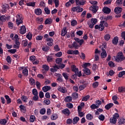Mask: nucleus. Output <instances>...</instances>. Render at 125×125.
<instances>
[{"label":"nucleus","instance_id":"nucleus-4","mask_svg":"<svg viewBox=\"0 0 125 125\" xmlns=\"http://www.w3.org/2000/svg\"><path fill=\"white\" fill-rule=\"evenodd\" d=\"M100 23H101L99 25L98 24H96L95 26V29H96V30H99V31H102L104 30V23H105V21H101Z\"/></svg>","mask_w":125,"mask_h":125},{"label":"nucleus","instance_id":"nucleus-40","mask_svg":"<svg viewBox=\"0 0 125 125\" xmlns=\"http://www.w3.org/2000/svg\"><path fill=\"white\" fill-rule=\"evenodd\" d=\"M84 4H85V1H84V0H81L77 3V5H84Z\"/></svg>","mask_w":125,"mask_h":125},{"label":"nucleus","instance_id":"nucleus-26","mask_svg":"<svg viewBox=\"0 0 125 125\" xmlns=\"http://www.w3.org/2000/svg\"><path fill=\"white\" fill-rule=\"evenodd\" d=\"M4 97L7 101V104H10L11 103V99H10L9 96L6 95L4 96Z\"/></svg>","mask_w":125,"mask_h":125},{"label":"nucleus","instance_id":"nucleus-10","mask_svg":"<svg viewBox=\"0 0 125 125\" xmlns=\"http://www.w3.org/2000/svg\"><path fill=\"white\" fill-rule=\"evenodd\" d=\"M43 69L42 70V72L43 74H45V72L49 70V66L46 64H44L42 66Z\"/></svg>","mask_w":125,"mask_h":125},{"label":"nucleus","instance_id":"nucleus-21","mask_svg":"<svg viewBox=\"0 0 125 125\" xmlns=\"http://www.w3.org/2000/svg\"><path fill=\"white\" fill-rule=\"evenodd\" d=\"M79 121H80V118L76 116L73 118L72 120V123L73 125H77V124L79 123Z\"/></svg>","mask_w":125,"mask_h":125},{"label":"nucleus","instance_id":"nucleus-11","mask_svg":"<svg viewBox=\"0 0 125 125\" xmlns=\"http://www.w3.org/2000/svg\"><path fill=\"white\" fill-rule=\"evenodd\" d=\"M103 11L104 13H105V14H110V13H111V9L108 7H104L103 9Z\"/></svg>","mask_w":125,"mask_h":125},{"label":"nucleus","instance_id":"nucleus-55","mask_svg":"<svg viewBox=\"0 0 125 125\" xmlns=\"http://www.w3.org/2000/svg\"><path fill=\"white\" fill-rule=\"evenodd\" d=\"M57 81L58 82V83H62L63 82V79H62V75L59 76L57 79Z\"/></svg>","mask_w":125,"mask_h":125},{"label":"nucleus","instance_id":"nucleus-49","mask_svg":"<svg viewBox=\"0 0 125 125\" xmlns=\"http://www.w3.org/2000/svg\"><path fill=\"white\" fill-rule=\"evenodd\" d=\"M66 107H67V108H69V109H72L73 108L74 105H73V104L71 103H68L66 104Z\"/></svg>","mask_w":125,"mask_h":125},{"label":"nucleus","instance_id":"nucleus-2","mask_svg":"<svg viewBox=\"0 0 125 125\" xmlns=\"http://www.w3.org/2000/svg\"><path fill=\"white\" fill-rule=\"evenodd\" d=\"M125 60V57L124 55V53L123 52L121 51L117 53V57L115 59L116 62H122V61H124Z\"/></svg>","mask_w":125,"mask_h":125},{"label":"nucleus","instance_id":"nucleus-30","mask_svg":"<svg viewBox=\"0 0 125 125\" xmlns=\"http://www.w3.org/2000/svg\"><path fill=\"white\" fill-rule=\"evenodd\" d=\"M35 13L36 14V15H41L42 13V9L40 8H38L37 9H36L35 10Z\"/></svg>","mask_w":125,"mask_h":125},{"label":"nucleus","instance_id":"nucleus-32","mask_svg":"<svg viewBox=\"0 0 125 125\" xmlns=\"http://www.w3.org/2000/svg\"><path fill=\"white\" fill-rule=\"evenodd\" d=\"M49 49H50V47L48 46H43L42 47V50H43V51H45V52H47Z\"/></svg>","mask_w":125,"mask_h":125},{"label":"nucleus","instance_id":"nucleus-17","mask_svg":"<svg viewBox=\"0 0 125 125\" xmlns=\"http://www.w3.org/2000/svg\"><path fill=\"white\" fill-rule=\"evenodd\" d=\"M42 89L43 92H47L48 90H50V89H51V87L50 86L45 85L42 88Z\"/></svg>","mask_w":125,"mask_h":125},{"label":"nucleus","instance_id":"nucleus-9","mask_svg":"<svg viewBox=\"0 0 125 125\" xmlns=\"http://www.w3.org/2000/svg\"><path fill=\"white\" fill-rule=\"evenodd\" d=\"M62 113L63 114V115H65V116H69L71 115V112H70V110L68 108L63 109L62 110Z\"/></svg>","mask_w":125,"mask_h":125},{"label":"nucleus","instance_id":"nucleus-46","mask_svg":"<svg viewBox=\"0 0 125 125\" xmlns=\"http://www.w3.org/2000/svg\"><path fill=\"white\" fill-rule=\"evenodd\" d=\"M77 24H78V22H77V21L76 20H73L71 21V26H73V27L76 26V25H77Z\"/></svg>","mask_w":125,"mask_h":125},{"label":"nucleus","instance_id":"nucleus-56","mask_svg":"<svg viewBox=\"0 0 125 125\" xmlns=\"http://www.w3.org/2000/svg\"><path fill=\"white\" fill-rule=\"evenodd\" d=\"M125 71H122L118 74V77L119 78H122L123 76H125Z\"/></svg>","mask_w":125,"mask_h":125},{"label":"nucleus","instance_id":"nucleus-58","mask_svg":"<svg viewBox=\"0 0 125 125\" xmlns=\"http://www.w3.org/2000/svg\"><path fill=\"white\" fill-rule=\"evenodd\" d=\"M54 49L55 50V51H60V48H59V46L57 44H56L54 46Z\"/></svg>","mask_w":125,"mask_h":125},{"label":"nucleus","instance_id":"nucleus-14","mask_svg":"<svg viewBox=\"0 0 125 125\" xmlns=\"http://www.w3.org/2000/svg\"><path fill=\"white\" fill-rule=\"evenodd\" d=\"M57 70H59V68L57 64H55V66H53V68H50V71L52 73H55V72H57Z\"/></svg>","mask_w":125,"mask_h":125},{"label":"nucleus","instance_id":"nucleus-44","mask_svg":"<svg viewBox=\"0 0 125 125\" xmlns=\"http://www.w3.org/2000/svg\"><path fill=\"white\" fill-rule=\"evenodd\" d=\"M26 5L27 6H32V7H35V5H36V3L34 2H30L29 3H27Z\"/></svg>","mask_w":125,"mask_h":125},{"label":"nucleus","instance_id":"nucleus-35","mask_svg":"<svg viewBox=\"0 0 125 125\" xmlns=\"http://www.w3.org/2000/svg\"><path fill=\"white\" fill-rule=\"evenodd\" d=\"M72 97L73 98V99H77V98L79 97V94L77 92H74L72 94Z\"/></svg>","mask_w":125,"mask_h":125},{"label":"nucleus","instance_id":"nucleus-12","mask_svg":"<svg viewBox=\"0 0 125 125\" xmlns=\"http://www.w3.org/2000/svg\"><path fill=\"white\" fill-rule=\"evenodd\" d=\"M74 41H76L77 42L79 43L80 45H83V43L84 42V41L83 39H80L78 38L74 37Z\"/></svg>","mask_w":125,"mask_h":125},{"label":"nucleus","instance_id":"nucleus-39","mask_svg":"<svg viewBox=\"0 0 125 125\" xmlns=\"http://www.w3.org/2000/svg\"><path fill=\"white\" fill-rule=\"evenodd\" d=\"M73 47L74 48H78V43H77V42H74L72 43V46L70 47V48L72 49Z\"/></svg>","mask_w":125,"mask_h":125},{"label":"nucleus","instance_id":"nucleus-42","mask_svg":"<svg viewBox=\"0 0 125 125\" xmlns=\"http://www.w3.org/2000/svg\"><path fill=\"white\" fill-rule=\"evenodd\" d=\"M36 120V116L34 115H31L30 117V123H34Z\"/></svg>","mask_w":125,"mask_h":125},{"label":"nucleus","instance_id":"nucleus-37","mask_svg":"<svg viewBox=\"0 0 125 125\" xmlns=\"http://www.w3.org/2000/svg\"><path fill=\"white\" fill-rule=\"evenodd\" d=\"M86 118L87 120H92L93 119V116L91 114L88 113L86 115Z\"/></svg>","mask_w":125,"mask_h":125},{"label":"nucleus","instance_id":"nucleus-18","mask_svg":"<svg viewBox=\"0 0 125 125\" xmlns=\"http://www.w3.org/2000/svg\"><path fill=\"white\" fill-rule=\"evenodd\" d=\"M67 27H63L62 30L61 36L62 37H65L67 35Z\"/></svg>","mask_w":125,"mask_h":125},{"label":"nucleus","instance_id":"nucleus-3","mask_svg":"<svg viewBox=\"0 0 125 125\" xmlns=\"http://www.w3.org/2000/svg\"><path fill=\"white\" fill-rule=\"evenodd\" d=\"M120 118V115L119 113H115L113 115V117L110 118V123L112 125H116L117 124V120Z\"/></svg>","mask_w":125,"mask_h":125},{"label":"nucleus","instance_id":"nucleus-27","mask_svg":"<svg viewBox=\"0 0 125 125\" xmlns=\"http://www.w3.org/2000/svg\"><path fill=\"white\" fill-rule=\"evenodd\" d=\"M58 119V115L57 114H53L51 116V120L52 121H54Z\"/></svg>","mask_w":125,"mask_h":125},{"label":"nucleus","instance_id":"nucleus-33","mask_svg":"<svg viewBox=\"0 0 125 125\" xmlns=\"http://www.w3.org/2000/svg\"><path fill=\"white\" fill-rule=\"evenodd\" d=\"M5 22L6 21V17L4 15H0V22Z\"/></svg>","mask_w":125,"mask_h":125},{"label":"nucleus","instance_id":"nucleus-6","mask_svg":"<svg viewBox=\"0 0 125 125\" xmlns=\"http://www.w3.org/2000/svg\"><path fill=\"white\" fill-rule=\"evenodd\" d=\"M71 10L73 11V12H76L77 13H80V12H83V8H81L80 6H78L72 8Z\"/></svg>","mask_w":125,"mask_h":125},{"label":"nucleus","instance_id":"nucleus-59","mask_svg":"<svg viewBox=\"0 0 125 125\" xmlns=\"http://www.w3.org/2000/svg\"><path fill=\"white\" fill-rule=\"evenodd\" d=\"M90 98V96L88 95H86V96L83 98L82 101H87V100H88V99H89Z\"/></svg>","mask_w":125,"mask_h":125},{"label":"nucleus","instance_id":"nucleus-63","mask_svg":"<svg viewBox=\"0 0 125 125\" xmlns=\"http://www.w3.org/2000/svg\"><path fill=\"white\" fill-rule=\"evenodd\" d=\"M105 57H107V52H102L101 53V58H105Z\"/></svg>","mask_w":125,"mask_h":125},{"label":"nucleus","instance_id":"nucleus-48","mask_svg":"<svg viewBox=\"0 0 125 125\" xmlns=\"http://www.w3.org/2000/svg\"><path fill=\"white\" fill-rule=\"evenodd\" d=\"M6 61L8 63H9V64H11L12 59L11 57H10L9 56H7V58H6Z\"/></svg>","mask_w":125,"mask_h":125},{"label":"nucleus","instance_id":"nucleus-8","mask_svg":"<svg viewBox=\"0 0 125 125\" xmlns=\"http://www.w3.org/2000/svg\"><path fill=\"white\" fill-rule=\"evenodd\" d=\"M89 10H91L93 13H96L98 10V6L92 5L89 7Z\"/></svg>","mask_w":125,"mask_h":125},{"label":"nucleus","instance_id":"nucleus-41","mask_svg":"<svg viewBox=\"0 0 125 125\" xmlns=\"http://www.w3.org/2000/svg\"><path fill=\"white\" fill-rule=\"evenodd\" d=\"M89 66H90V63L89 62H85L82 65L83 68L84 69H88L86 68V67H89Z\"/></svg>","mask_w":125,"mask_h":125},{"label":"nucleus","instance_id":"nucleus-47","mask_svg":"<svg viewBox=\"0 0 125 125\" xmlns=\"http://www.w3.org/2000/svg\"><path fill=\"white\" fill-rule=\"evenodd\" d=\"M7 123V120L5 119H0V125H4Z\"/></svg>","mask_w":125,"mask_h":125},{"label":"nucleus","instance_id":"nucleus-29","mask_svg":"<svg viewBox=\"0 0 125 125\" xmlns=\"http://www.w3.org/2000/svg\"><path fill=\"white\" fill-rule=\"evenodd\" d=\"M29 83L30 84H31L32 85H35L36 84V81L34 78H31L29 79Z\"/></svg>","mask_w":125,"mask_h":125},{"label":"nucleus","instance_id":"nucleus-7","mask_svg":"<svg viewBox=\"0 0 125 125\" xmlns=\"http://www.w3.org/2000/svg\"><path fill=\"white\" fill-rule=\"evenodd\" d=\"M2 12H6L7 11V9H9V5L6 3H4L1 5Z\"/></svg>","mask_w":125,"mask_h":125},{"label":"nucleus","instance_id":"nucleus-50","mask_svg":"<svg viewBox=\"0 0 125 125\" xmlns=\"http://www.w3.org/2000/svg\"><path fill=\"white\" fill-rule=\"evenodd\" d=\"M90 108L92 109V110H94L95 109H98V108H99V106H97L96 104H92L91 106H90Z\"/></svg>","mask_w":125,"mask_h":125},{"label":"nucleus","instance_id":"nucleus-28","mask_svg":"<svg viewBox=\"0 0 125 125\" xmlns=\"http://www.w3.org/2000/svg\"><path fill=\"white\" fill-rule=\"evenodd\" d=\"M73 100V98L71 96H66L64 99V101L65 102H71Z\"/></svg>","mask_w":125,"mask_h":125},{"label":"nucleus","instance_id":"nucleus-54","mask_svg":"<svg viewBox=\"0 0 125 125\" xmlns=\"http://www.w3.org/2000/svg\"><path fill=\"white\" fill-rule=\"evenodd\" d=\"M44 10L45 13H46V14H47L48 15L50 14V10H49L48 7L44 8Z\"/></svg>","mask_w":125,"mask_h":125},{"label":"nucleus","instance_id":"nucleus-5","mask_svg":"<svg viewBox=\"0 0 125 125\" xmlns=\"http://www.w3.org/2000/svg\"><path fill=\"white\" fill-rule=\"evenodd\" d=\"M24 19L22 17V15L18 14L17 16L16 24L18 26H19L20 24L23 23V20Z\"/></svg>","mask_w":125,"mask_h":125},{"label":"nucleus","instance_id":"nucleus-1","mask_svg":"<svg viewBox=\"0 0 125 125\" xmlns=\"http://www.w3.org/2000/svg\"><path fill=\"white\" fill-rule=\"evenodd\" d=\"M71 70L72 72H74L75 73V74L72 76V79H76V76H78V77H82V71H80L79 72V68H77V66H76V65H72Z\"/></svg>","mask_w":125,"mask_h":125},{"label":"nucleus","instance_id":"nucleus-52","mask_svg":"<svg viewBox=\"0 0 125 125\" xmlns=\"http://www.w3.org/2000/svg\"><path fill=\"white\" fill-rule=\"evenodd\" d=\"M32 94H33V95H38L39 92H38V90L36 88H34L32 90Z\"/></svg>","mask_w":125,"mask_h":125},{"label":"nucleus","instance_id":"nucleus-36","mask_svg":"<svg viewBox=\"0 0 125 125\" xmlns=\"http://www.w3.org/2000/svg\"><path fill=\"white\" fill-rule=\"evenodd\" d=\"M14 26V24H13V23L11 21H9L8 22V28H9V29H13V27Z\"/></svg>","mask_w":125,"mask_h":125},{"label":"nucleus","instance_id":"nucleus-25","mask_svg":"<svg viewBox=\"0 0 125 125\" xmlns=\"http://www.w3.org/2000/svg\"><path fill=\"white\" fill-rule=\"evenodd\" d=\"M118 124L119 125H125V119L124 118H121L119 119Z\"/></svg>","mask_w":125,"mask_h":125},{"label":"nucleus","instance_id":"nucleus-24","mask_svg":"<svg viewBox=\"0 0 125 125\" xmlns=\"http://www.w3.org/2000/svg\"><path fill=\"white\" fill-rule=\"evenodd\" d=\"M62 61H63V60L61 58H58L56 59V62L58 65H61L62 63Z\"/></svg>","mask_w":125,"mask_h":125},{"label":"nucleus","instance_id":"nucleus-22","mask_svg":"<svg viewBox=\"0 0 125 125\" xmlns=\"http://www.w3.org/2000/svg\"><path fill=\"white\" fill-rule=\"evenodd\" d=\"M20 108L21 113H25L26 112V107L25 105L21 104L20 105Z\"/></svg>","mask_w":125,"mask_h":125},{"label":"nucleus","instance_id":"nucleus-64","mask_svg":"<svg viewBox=\"0 0 125 125\" xmlns=\"http://www.w3.org/2000/svg\"><path fill=\"white\" fill-rule=\"evenodd\" d=\"M98 118L100 121H104V120H105V116L103 114L100 115Z\"/></svg>","mask_w":125,"mask_h":125},{"label":"nucleus","instance_id":"nucleus-15","mask_svg":"<svg viewBox=\"0 0 125 125\" xmlns=\"http://www.w3.org/2000/svg\"><path fill=\"white\" fill-rule=\"evenodd\" d=\"M119 42V38L118 36H115L113 38L112 40V43L114 45H117Z\"/></svg>","mask_w":125,"mask_h":125},{"label":"nucleus","instance_id":"nucleus-34","mask_svg":"<svg viewBox=\"0 0 125 125\" xmlns=\"http://www.w3.org/2000/svg\"><path fill=\"white\" fill-rule=\"evenodd\" d=\"M28 71L27 68H24L22 70V74H23L24 77H28Z\"/></svg>","mask_w":125,"mask_h":125},{"label":"nucleus","instance_id":"nucleus-53","mask_svg":"<svg viewBox=\"0 0 125 125\" xmlns=\"http://www.w3.org/2000/svg\"><path fill=\"white\" fill-rule=\"evenodd\" d=\"M33 37V34L31 33H29L28 35H26V38L29 40V41H31L32 40V38Z\"/></svg>","mask_w":125,"mask_h":125},{"label":"nucleus","instance_id":"nucleus-16","mask_svg":"<svg viewBox=\"0 0 125 125\" xmlns=\"http://www.w3.org/2000/svg\"><path fill=\"white\" fill-rule=\"evenodd\" d=\"M123 8L120 7H117L114 9L115 13L116 14H119L122 11Z\"/></svg>","mask_w":125,"mask_h":125},{"label":"nucleus","instance_id":"nucleus-31","mask_svg":"<svg viewBox=\"0 0 125 125\" xmlns=\"http://www.w3.org/2000/svg\"><path fill=\"white\" fill-rule=\"evenodd\" d=\"M104 39L105 41H106V42H108V41H109L110 39H111V35L109 34H106L104 35Z\"/></svg>","mask_w":125,"mask_h":125},{"label":"nucleus","instance_id":"nucleus-20","mask_svg":"<svg viewBox=\"0 0 125 125\" xmlns=\"http://www.w3.org/2000/svg\"><path fill=\"white\" fill-rule=\"evenodd\" d=\"M113 106H114V104L109 103L105 105L104 108L106 110H110V109H111Z\"/></svg>","mask_w":125,"mask_h":125},{"label":"nucleus","instance_id":"nucleus-60","mask_svg":"<svg viewBox=\"0 0 125 125\" xmlns=\"http://www.w3.org/2000/svg\"><path fill=\"white\" fill-rule=\"evenodd\" d=\"M8 52H10L12 54H14L17 51V50H16V49H12L8 50Z\"/></svg>","mask_w":125,"mask_h":125},{"label":"nucleus","instance_id":"nucleus-61","mask_svg":"<svg viewBox=\"0 0 125 125\" xmlns=\"http://www.w3.org/2000/svg\"><path fill=\"white\" fill-rule=\"evenodd\" d=\"M45 112H46V110L44 108L41 109L40 111L41 115H44V114H45Z\"/></svg>","mask_w":125,"mask_h":125},{"label":"nucleus","instance_id":"nucleus-19","mask_svg":"<svg viewBox=\"0 0 125 125\" xmlns=\"http://www.w3.org/2000/svg\"><path fill=\"white\" fill-rule=\"evenodd\" d=\"M53 20L51 18L46 19L44 21V23L45 25H50L51 23H52Z\"/></svg>","mask_w":125,"mask_h":125},{"label":"nucleus","instance_id":"nucleus-62","mask_svg":"<svg viewBox=\"0 0 125 125\" xmlns=\"http://www.w3.org/2000/svg\"><path fill=\"white\" fill-rule=\"evenodd\" d=\"M93 88H96L98 85H99V83L98 82H95L93 83Z\"/></svg>","mask_w":125,"mask_h":125},{"label":"nucleus","instance_id":"nucleus-45","mask_svg":"<svg viewBox=\"0 0 125 125\" xmlns=\"http://www.w3.org/2000/svg\"><path fill=\"white\" fill-rule=\"evenodd\" d=\"M52 61H53V58L52 57V56H47V62H52Z\"/></svg>","mask_w":125,"mask_h":125},{"label":"nucleus","instance_id":"nucleus-23","mask_svg":"<svg viewBox=\"0 0 125 125\" xmlns=\"http://www.w3.org/2000/svg\"><path fill=\"white\" fill-rule=\"evenodd\" d=\"M83 71L84 74H85V75H87V76H89V75L91 74V72H90V69L88 68H85L83 69Z\"/></svg>","mask_w":125,"mask_h":125},{"label":"nucleus","instance_id":"nucleus-38","mask_svg":"<svg viewBox=\"0 0 125 125\" xmlns=\"http://www.w3.org/2000/svg\"><path fill=\"white\" fill-rule=\"evenodd\" d=\"M118 89L119 92H122V93L125 92V87H123V86L119 87H118Z\"/></svg>","mask_w":125,"mask_h":125},{"label":"nucleus","instance_id":"nucleus-57","mask_svg":"<svg viewBox=\"0 0 125 125\" xmlns=\"http://www.w3.org/2000/svg\"><path fill=\"white\" fill-rule=\"evenodd\" d=\"M91 22L92 23V24L96 25V24L97 23V20L95 18H92L91 19Z\"/></svg>","mask_w":125,"mask_h":125},{"label":"nucleus","instance_id":"nucleus-51","mask_svg":"<svg viewBox=\"0 0 125 125\" xmlns=\"http://www.w3.org/2000/svg\"><path fill=\"white\" fill-rule=\"evenodd\" d=\"M53 1L55 3V7L59 6V0H53Z\"/></svg>","mask_w":125,"mask_h":125},{"label":"nucleus","instance_id":"nucleus-43","mask_svg":"<svg viewBox=\"0 0 125 125\" xmlns=\"http://www.w3.org/2000/svg\"><path fill=\"white\" fill-rule=\"evenodd\" d=\"M21 99L24 102V103H26L27 102V100H28V98L25 95H22L21 97Z\"/></svg>","mask_w":125,"mask_h":125},{"label":"nucleus","instance_id":"nucleus-13","mask_svg":"<svg viewBox=\"0 0 125 125\" xmlns=\"http://www.w3.org/2000/svg\"><path fill=\"white\" fill-rule=\"evenodd\" d=\"M26 27H25V25H22L21 27V29L20 30V33L21 35H24V34H26Z\"/></svg>","mask_w":125,"mask_h":125}]
</instances>
